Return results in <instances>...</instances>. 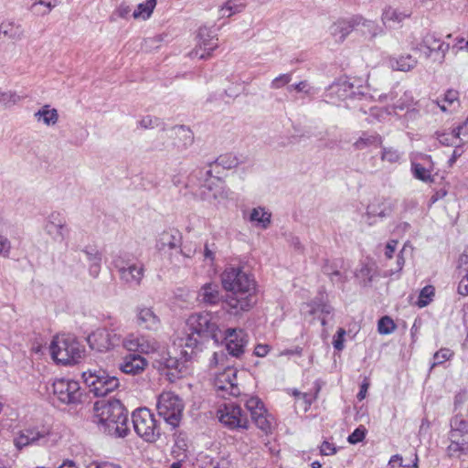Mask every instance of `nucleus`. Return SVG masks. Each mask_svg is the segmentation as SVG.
Listing matches in <instances>:
<instances>
[{
	"label": "nucleus",
	"instance_id": "1",
	"mask_svg": "<svg viewBox=\"0 0 468 468\" xmlns=\"http://www.w3.org/2000/svg\"><path fill=\"white\" fill-rule=\"evenodd\" d=\"M222 287L230 293L222 302V308L231 315L250 311L256 303V282L240 267H227L221 274Z\"/></svg>",
	"mask_w": 468,
	"mask_h": 468
},
{
	"label": "nucleus",
	"instance_id": "2",
	"mask_svg": "<svg viewBox=\"0 0 468 468\" xmlns=\"http://www.w3.org/2000/svg\"><path fill=\"white\" fill-rule=\"evenodd\" d=\"M94 422L110 436L122 438L129 431L128 411L120 400L100 399L93 405Z\"/></svg>",
	"mask_w": 468,
	"mask_h": 468
},
{
	"label": "nucleus",
	"instance_id": "3",
	"mask_svg": "<svg viewBox=\"0 0 468 468\" xmlns=\"http://www.w3.org/2000/svg\"><path fill=\"white\" fill-rule=\"evenodd\" d=\"M188 183L199 186L202 200L219 203L229 197L230 192L224 181L213 175L212 164L195 169L188 177Z\"/></svg>",
	"mask_w": 468,
	"mask_h": 468
},
{
	"label": "nucleus",
	"instance_id": "4",
	"mask_svg": "<svg viewBox=\"0 0 468 468\" xmlns=\"http://www.w3.org/2000/svg\"><path fill=\"white\" fill-rule=\"evenodd\" d=\"M52 358L60 364H76L82 356L83 349L80 344L71 335H58L50 344Z\"/></svg>",
	"mask_w": 468,
	"mask_h": 468
},
{
	"label": "nucleus",
	"instance_id": "5",
	"mask_svg": "<svg viewBox=\"0 0 468 468\" xmlns=\"http://www.w3.org/2000/svg\"><path fill=\"white\" fill-rule=\"evenodd\" d=\"M186 324L188 331L197 334L200 338L213 339L219 343L222 337V329L218 323V317L208 312L191 314Z\"/></svg>",
	"mask_w": 468,
	"mask_h": 468
},
{
	"label": "nucleus",
	"instance_id": "6",
	"mask_svg": "<svg viewBox=\"0 0 468 468\" xmlns=\"http://www.w3.org/2000/svg\"><path fill=\"white\" fill-rule=\"evenodd\" d=\"M112 265L117 270L121 281L129 285H140L145 272L144 264L139 261H133L132 255L120 252L114 256Z\"/></svg>",
	"mask_w": 468,
	"mask_h": 468
},
{
	"label": "nucleus",
	"instance_id": "7",
	"mask_svg": "<svg viewBox=\"0 0 468 468\" xmlns=\"http://www.w3.org/2000/svg\"><path fill=\"white\" fill-rule=\"evenodd\" d=\"M448 438L450 440L447 447L449 456L468 453V420L463 415L456 414L451 419Z\"/></svg>",
	"mask_w": 468,
	"mask_h": 468
},
{
	"label": "nucleus",
	"instance_id": "8",
	"mask_svg": "<svg viewBox=\"0 0 468 468\" xmlns=\"http://www.w3.org/2000/svg\"><path fill=\"white\" fill-rule=\"evenodd\" d=\"M184 407L183 400L174 392L165 391L158 396L156 403L158 415L173 429L179 426Z\"/></svg>",
	"mask_w": 468,
	"mask_h": 468
},
{
	"label": "nucleus",
	"instance_id": "9",
	"mask_svg": "<svg viewBox=\"0 0 468 468\" xmlns=\"http://www.w3.org/2000/svg\"><path fill=\"white\" fill-rule=\"evenodd\" d=\"M82 378L90 393L96 397H104L120 386L119 379L104 370H87Z\"/></svg>",
	"mask_w": 468,
	"mask_h": 468
},
{
	"label": "nucleus",
	"instance_id": "10",
	"mask_svg": "<svg viewBox=\"0 0 468 468\" xmlns=\"http://www.w3.org/2000/svg\"><path fill=\"white\" fill-rule=\"evenodd\" d=\"M135 432L145 441L154 442L160 435V428L157 425L154 414L146 408L135 410L132 415Z\"/></svg>",
	"mask_w": 468,
	"mask_h": 468
},
{
	"label": "nucleus",
	"instance_id": "11",
	"mask_svg": "<svg viewBox=\"0 0 468 468\" xmlns=\"http://www.w3.org/2000/svg\"><path fill=\"white\" fill-rule=\"evenodd\" d=\"M47 390L59 402L71 405L81 401L82 391L80 383L70 378H56Z\"/></svg>",
	"mask_w": 468,
	"mask_h": 468
},
{
	"label": "nucleus",
	"instance_id": "12",
	"mask_svg": "<svg viewBox=\"0 0 468 468\" xmlns=\"http://www.w3.org/2000/svg\"><path fill=\"white\" fill-rule=\"evenodd\" d=\"M217 416L220 423L230 431L248 430L250 427L247 413L233 402L220 406Z\"/></svg>",
	"mask_w": 468,
	"mask_h": 468
},
{
	"label": "nucleus",
	"instance_id": "13",
	"mask_svg": "<svg viewBox=\"0 0 468 468\" xmlns=\"http://www.w3.org/2000/svg\"><path fill=\"white\" fill-rule=\"evenodd\" d=\"M450 45L436 37L433 33L426 34L421 42L418 45V49L426 58H431L434 62L442 63Z\"/></svg>",
	"mask_w": 468,
	"mask_h": 468
},
{
	"label": "nucleus",
	"instance_id": "14",
	"mask_svg": "<svg viewBox=\"0 0 468 468\" xmlns=\"http://www.w3.org/2000/svg\"><path fill=\"white\" fill-rule=\"evenodd\" d=\"M90 347L98 352L108 351L121 343V336L113 330L99 328L87 337Z\"/></svg>",
	"mask_w": 468,
	"mask_h": 468
},
{
	"label": "nucleus",
	"instance_id": "15",
	"mask_svg": "<svg viewBox=\"0 0 468 468\" xmlns=\"http://www.w3.org/2000/svg\"><path fill=\"white\" fill-rule=\"evenodd\" d=\"M219 342H224L229 355L240 357L244 354L248 343V335L242 329L229 328L222 330V337Z\"/></svg>",
	"mask_w": 468,
	"mask_h": 468
},
{
	"label": "nucleus",
	"instance_id": "16",
	"mask_svg": "<svg viewBox=\"0 0 468 468\" xmlns=\"http://www.w3.org/2000/svg\"><path fill=\"white\" fill-rule=\"evenodd\" d=\"M214 387L218 392V396L238 397L240 394V389L237 383V370L227 367L223 372L216 376Z\"/></svg>",
	"mask_w": 468,
	"mask_h": 468
},
{
	"label": "nucleus",
	"instance_id": "17",
	"mask_svg": "<svg viewBox=\"0 0 468 468\" xmlns=\"http://www.w3.org/2000/svg\"><path fill=\"white\" fill-rule=\"evenodd\" d=\"M51 433L48 428H32L21 431L15 438L14 443L17 449H22L28 445H46Z\"/></svg>",
	"mask_w": 468,
	"mask_h": 468
},
{
	"label": "nucleus",
	"instance_id": "18",
	"mask_svg": "<svg viewBox=\"0 0 468 468\" xmlns=\"http://www.w3.org/2000/svg\"><path fill=\"white\" fill-rule=\"evenodd\" d=\"M245 406L255 425L262 431L269 432L271 429V422L262 401L259 398L250 397L246 400Z\"/></svg>",
	"mask_w": 468,
	"mask_h": 468
},
{
	"label": "nucleus",
	"instance_id": "19",
	"mask_svg": "<svg viewBox=\"0 0 468 468\" xmlns=\"http://www.w3.org/2000/svg\"><path fill=\"white\" fill-rule=\"evenodd\" d=\"M122 344L128 351L142 354L155 353L159 348V343L154 338L144 335H129Z\"/></svg>",
	"mask_w": 468,
	"mask_h": 468
},
{
	"label": "nucleus",
	"instance_id": "20",
	"mask_svg": "<svg viewBox=\"0 0 468 468\" xmlns=\"http://www.w3.org/2000/svg\"><path fill=\"white\" fill-rule=\"evenodd\" d=\"M135 324L143 330L157 331L161 327V319L152 307L140 305L135 309Z\"/></svg>",
	"mask_w": 468,
	"mask_h": 468
},
{
	"label": "nucleus",
	"instance_id": "21",
	"mask_svg": "<svg viewBox=\"0 0 468 468\" xmlns=\"http://www.w3.org/2000/svg\"><path fill=\"white\" fill-rule=\"evenodd\" d=\"M198 37V48L193 50L190 55L200 59H207L210 58L212 51L218 48V38L212 36L206 27L199 28Z\"/></svg>",
	"mask_w": 468,
	"mask_h": 468
},
{
	"label": "nucleus",
	"instance_id": "22",
	"mask_svg": "<svg viewBox=\"0 0 468 468\" xmlns=\"http://www.w3.org/2000/svg\"><path fill=\"white\" fill-rule=\"evenodd\" d=\"M393 210L391 202L385 197H375L367 207L366 217L369 225H373L375 218H386Z\"/></svg>",
	"mask_w": 468,
	"mask_h": 468
},
{
	"label": "nucleus",
	"instance_id": "23",
	"mask_svg": "<svg viewBox=\"0 0 468 468\" xmlns=\"http://www.w3.org/2000/svg\"><path fill=\"white\" fill-rule=\"evenodd\" d=\"M168 135L174 139V146L179 151L187 149L194 142L192 131L185 125L173 127L168 131Z\"/></svg>",
	"mask_w": 468,
	"mask_h": 468
},
{
	"label": "nucleus",
	"instance_id": "24",
	"mask_svg": "<svg viewBox=\"0 0 468 468\" xmlns=\"http://www.w3.org/2000/svg\"><path fill=\"white\" fill-rule=\"evenodd\" d=\"M182 244V236L177 229H170L164 230L158 237L155 244L156 250L165 251L180 248Z\"/></svg>",
	"mask_w": 468,
	"mask_h": 468
},
{
	"label": "nucleus",
	"instance_id": "25",
	"mask_svg": "<svg viewBox=\"0 0 468 468\" xmlns=\"http://www.w3.org/2000/svg\"><path fill=\"white\" fill-rule=\"evenodd\" d=\"M146 366L147 361L145 358L140 355L131 354L123 358L122 362L119 365V368L125 374L138 375L144 370Z\"/></svg>",
	"mask_w": 468,
	"mask_h": 468
},
{
	"label": "nucleus",
	"instance_id": "26",
	"mask_svg": "<svg viewBox=\"0 0 468 468\" xmlns=\"http://www.w3.org/2000/svg\"><path fill=\"white\" fill-rule=\"evenodd\" d=\"M409 10H400L391 6L386 7L382 13L381 19L383 24L390 28L398 27L401 23L410 16Z\"/></svg>",
	"mask_w": 468,
	"mask_h": 468
},
{
	"label": "nucleus",
	"instance_id": "27",
	"mask_svg": "<svg viewBox=\"0 0 468 468\" xmlns=\"http://www.w3.org/2000/svg\"><path fill=\"white\" fill-rule=\"evenodd\" d=\"M46 231L52 236L54 239L63 240L65 239L66 221L60 217L59 213H51L46 224Z\"/></svg>",
	"mask_w": 468,
	"mask_h": 468
},
{
	"label": "nucleus",
	"instance_id": "28",
	"mask_svg": "<svg viewBox=\"0 0 468 468\" xmlns=\"http://www.w3.org/2000/svg\"><path fill=\"white\" fill-rule=\"evenodd\" d=\"M205 340V338H200L197 334H193L192 332H189L185 338L181 339V346L186 348L181 353L184 355L186 360L192 359L197 352L201 350Z\"/></svg>",
	"mask_w": 468,
	"mask_h": 468
},
{
	"label": "nucleus",
	"instance_id": "29",
	"mask_svg": "<svg viewBox=\"0 0 468 468\" xmlns=\"http://www.w3.org/2000/svg\"><path fill=\"white\" fill-rule=\"evenodd\" d=\"M356 30L370 37H376L384 34V29L377 22L365 19L360 16H355Z\"/></svg>",
	"mask_w": 468,
	"mask_h": 468
},
{
	"label": "nucleus",
	"instance_id": "30",
	"mask_svg": "<svg viewBox=\"0 0 468 468\" xmlns=\"http://www.w3.org/2000/svg\"><path fill=\"white\" fill-rule=\"evenodd\" d=\"M197 298L200 302L214 305L219 303L221 299L218 285L215 283H205L199 290Z\"/></svg>",
	"mask_w": 468,
	"mask_h": 468
},
{
	"label": "nucleus",
	"instance_id": "31",
	"mask_svg": "<svg viewBox=\"0 0 468 468\" xmlns=\"http://www.w3.org/2000/svg\"><path fill=\"white\" fill-rule=\"evenodd\" d=\"M82 251L86 255V258L88 261L90 262L89 265V273L91 277L97 278L101 271V252L95 248L91 246L85 247Z\"/></svg>",
	"mask_w": 468,
	"mask_h": 468
},
{
	"label": "nucleus",
	"instance_id": "32",
	"mask_svg": "<svg viewBox=\"0 0 468 468\" xmlns=\"http://www.w3.org/2000/svg\"><path fill=\"white\" fill-rule=\"evenodd\" d=\"M353 30H356L355 16L349 20L337 21L331 27V34L337 42L344 41Z\"/></svg>",
	"mask_w": 468,
	"mask_h": 468
},
{
	"label": "nucleus",
	"instance_id": "33",
	"mask_svg": "<svg viewBox=\"0 0 468 468\" xmlns=\"http://www.w3.org/2000/svg\"><path fill=\"white\" fill-rule=\"evenodd\" d=\"M158 358H155V363L158 364V367L160 369H169L174 370L175 372L167 373L171 374L173 377H177L176 374L180 373L184 365L180 362L176 357H173L169 355V353L163 352L158 354Z\"/></svg>",
	"mask_w": 468,
	"mask_h": 468
},
{
	"label": "nucleus",
	"instance_id": "34",
	"mask_svg": "<svg viewBox=\"0 0 468 468\" xmlns=\"http://www.w3.org/2000/svg\"><path fill=\"white\" fill-rule=\"evenodd\" d=\"M2 35L9 39L17 41L24 37V29L21 25L14 21L5 20L0 24V37Z\"/></svg>",
	"mask_w": 468,
	"mask_h": 468
},
{
	"label": "nucleus",
	"instance_id": "35",
	"mask_svg": "<svg viewBox=\"0 0 468 468\" xmlns=\"http://www.w3.org/2000/svg\"><path fill=\"white\" fill-rule=\"evenodd\" d=\"M382 143V137L378 133L363 132L353 146L356 150H363L370 146H381Z\"/></svg>",
	"mask_w": 468,
	"mask_h": 468
},
{
	"label": "nucleus",
	"instance_id": "36",
	"mask_svg": "<svg viewBox=\"0 0 468 468\" xmlns=\"http://www.w3.org/2000/svg\"><path fill=\"white\" fill-rule=\"evenodd\" d=\"M34 117L38 122H43L47 126H53L58 121V112L55 108L46 104L35 112Z\"/></svg>",
	"mask_w": 468,
	"mask_h": 468
},
{
	"label": "nucleus",
	"instance_id": "37",
	"mask_svg": "<svg viewBox=\"0 0 468 468\" xmlns=\"http://www.w3.org/2000/svg\"><path fill=\"white\" fill-rule=\"evenodd\" d=\"M388 62L393 69L400 71H409L417 65V59L410 54L399 58H390Z\"/></svg>",
	"mask_w": 468,
	"mask_h": 468
},
{
	"label": "nucleus",
	"instance_id": "38",
	"mask_svg": "<svg viewBox=\"0 0 468 468\" xmlns=\"http://www.w3.org/2000/svg\"><path fill=\"white\" fill-rule=\"evenodd\" d=\"M271 214L265 210L262 207H255L251 210L250 220L256 226L267 229L271 224Z\"/></svg>",
	"mask_w": 468,
	"mask_h": 468
},
{
	"label": "nucleus",
	"instance_id": "39",
	"mask_svg": "<svg viewBox=\"0 0 468 468\" xmlns=\"http://www.w3.org/2000/svg\"><path fill=\"white\" fill-rule=\"evenodd\" d=\"M331 90L342 100L351 98L355 94L354 86L347 80H339L333 83L331 85Z\"/></svg>",
	"mask_w": 468,
	"mask_h": 468
},
{
	"label": "nucleus",
	"instance_id": "40",
	"mask_svg": "<svg viewBox=\"0 0 468 468\" xmlns=\"http://www.w3.org/2000/svg\"><path fill=\"white\" fill-rule=\"evenodd\" d=\"M309 307L308 313L311 315H314L316 314H321L322 316H329L333 315V307L323 302V299L315 298L311 303L306 304Z\"/></svg>",
	"mask_w": 468,
	"mask_h": 468
},
{
	"label": "nucleus",
	"instance_id": "41",
	"mask_svg": "<svg viewBox=\"0 0 468 468\" xmlns=\"http://www.w3.org/2000/svg\"><path fill=\"white\" fill-rule=\"evenodd\" d=\"M156 5V0H147L137 5V8L133 13L134 19L147 20L152 16L154 9Z\"/></svg>",
	"mask_w": 468,
	"mask_h": 468
},
{
	"label": "nucleus",
	"instance_id": "42",
	"mask_svg": "<svg viewBox=\"0 0 468 468\" xmlns=\"http://www.w3.org/2000/svg\"><path fill=\"white\" fill-rule=\"evenodd\" d=\"M245 5L241 0H228L219 9L221 17H229L243 10Z\"/></svg>",
	"mask_w": 468,
	"mask_h": 468
},
{
	"label": "nucleus",
	"instance_id": "43",
	"mask_svg": "<svg viewBox=\"0 0 468 468\" xmlns=\"http://www.w3.org/2000/svg\"><path fill=\"white\" fill-rule=\"evenodd\" d=\"M211 164H212V167L214 165H216V166H221L224 169H231V168L236 167L239 164V161L235 154L228 153V154L219 155L215 160V162H213Z\"/></svg>",
	"mask_w": 468,
	"mask_h": 468
},
{
	"label": "nucleus",
	"instance_id": "44",
	"mask_svg": "<svg viewBox=\"0 0 468 468\" xmlns=\"http://www.w3.org/2000/svg\"><path fill=\"white\" fill-rule=\"evenodd\" d=\"M411 171L415 178L421 180L423 182L431 181V170L426 168L423 165L412 162Z\"/></svg>",
	"mask_w": 468,
	"mask_h": 468
},
{
	"label": "nucleus",
	"instance_id": "45",
	"mask_svg": "<svg viewBox=\"0 0 468 468\" xmlns=\"http://www.w3.org/2000/svg\"><path fill=\"white\" fill-rule=\"evenodd\" d=\"M56 5H58V2H44L39 0L31 5L30 10L37 15L45 16L48 15Z\"/></svg>",
	"mask_w": 468,
	"mask_h": 468
},
{
	"label": "nucleus",
	"instance_id": "46",
	"mask_svg": "<svg viewBox=\"0 0 468 468\" xmlns=\"http://www.w3.org/2000/svg\"><path fill=\"white\" fill-rule=\"evenodd\" d=\"M453 355H454L453 351L451 350L450 348H446V347L441 348L440 350L435 352L433 355V362L431 365V369H432L433 367H435L439 365L443 364L445 361L452 359Z\"/></svg>",
	"mask_w": 468,
	"mask_h": 468
},
{
	"label": "nucleus",
	"instance_id": "47",
	"mask_svg": "<svg viewBox=\"0 0 468 468\" xmlns=\"http://www.w3.org/2000/svg\"><path fill=\"white\" fill-rule=\"evenodd\" d=\"M342 261L340 260H324L322 266V271L326 275L339 276V270L341 269Z\"/></svg>",
	"mask_w": 468,
	"mask_h": 468
},
{
	"label": "nucleus",
	"instance_id": "48",
	"mask_svg": "<svg viewBox=\"0 0 468 468\" xmlns=\"http://www.w3.org/2000/svg\"><path fill=\"white\" fill-rule=\"evenodd\" d=\"M396 329L394 321L389 316H383L378 320V331L380 335H389Z\"/></svg>",
	"mask_w": 468,
	"mask_h": 468
},
{
	"label": "nucleus",
	"instance_id": "49",
	"mask_svg": "<svg viewBox=\"0 0 468 468\" xmlns=\"http://www.w3.org/2000/svg\"><path fill=\"white\" fill-rule=\"evenodd\" d=\"M434 287L431 285H427L423 287L420 292L419 300H418V306L419 307H425L427 306L431 301L432 297L434 296Z\"/></svg>",
	"mask_w": 468,
	"mask_h": 468
},
{
	"label": "nucleus",
	"instance_id": "50",
	"mask_svg": "<svg viewBox=\"0 0 468 468\" xmlns=\"http://www.w3.org/2000/svg\"><path fill=\"white\" fill-rule=\"evenodd\" d=\"M292 73H285V74L279 75L278 77H276L275 79H273L271 80V82L270 84L271 89L278 90V89H281V88L286 86L292 80Z\"/></svg>",
	"mask_w": 468,
	"mask_h": 468
},
{
	"label": "nucleus",
	"instance_id": "51",
	"mask_svg": "<svg viewBox=\"0 0 468 468\" xmlns=\"http://www.w3.org/2000/svg\"><path fill=\"white\" fill-rule=\"evenodd\" d=\"M381 159L388 163H397L400 159V154L397 149L392 147H384Z\"/></svg>",
	"mask_w": 468,
	"mask_h": 468
},
{
	"label": "nucleus",
	"instance_id": "52",
	"mask_svg": "<svg viewBox=\"0 0 468 468\" xmlns=\"http://www.w3.org/2000/svg\"><path fill=\"white\" fill-rule=\"evenodd\" d=\"M366 433V428L360 425L348 436L347 441L351 444H356L365 439Z\"/></svg>",
	"mask_w": 468,
	"mask_h": 468
},
{
	"label": "nucleus",
	"instance_id": "53",
	"mask_svg": "<svg viewBox=\"0 0 468 468\" xmlns=\"http://www.w3.org/2000/svg\"><path fill=\"white\" fill-rule=\"evenodd\" d=\"M413 102V97L410 91H405L403 96L394 103V108L404 110Z\"/></svg>",
	"mask_w": 468,
	"mask_h": 468
},
{
	"label": "nucleus",
	"instance_id": "54",
	"mask_svg": "<svg viewBox=\"0 0 468 468\" xmlns=\"http://www.w3.org/2000/svg\"><path fill=\"white\" fill-rule=\"evenodd\" d=\"M159 119L155 117H152L150 115L143 117L138 122V126L143 129H154L158 126Z\"/></svg>",
	"mask_w": 468,
	"mask_h": 468
},
{
	"label": "nucleus",
	"instance_id": "55",
	"mask_svg": "<svg viewBox=\"0 0 468 468\" xmlns=\"http://www.w3.org/2000/svg\"><path fill=\"white\" fill-rule=\"evenodd\" d=\"M355 275L357 278H364L365 284L370 282L371 277L373 276L371 268L367 264L362 265L361 268L356 271Z\"/></svg>",
	"mask_w": 468,
	"mask_h": 468
},
{
	"label": "nucleus",
	"instance_id": "56",
	"mask_svg": "<svg viewBox=\"0 0 468 468\" xmlns=\"http://www.w3.org/2000/svg\"><path fill=\"white\" fill-rule=\"evenodd\" d=\"M18 96L12 91H2L0 90V105H7L9 103H16Z\"/></svg>",
	"mask_w": 468,
	"mask_h": 468
},
{
	"label": "nucleus",
	"instance_id": "57",
	"mask_svg": "<svg viewBox=\"0 0 468 468\" xmlns=\"http://www.w3.org/2000/svg\"><path fill=\"white\" fill-rule=\"evenodd\" d=\"M345 335H346V330L343 328H339L336 332V335L334 336L333 346L338 351H341L344 349Z\"/></svg>",
	"mask_w": 468,
	"mask_h": 468
},
{
	"label": "nucleus",
	"instance_id": "58",
	"mask_svg": "<svg viewBox=\"0 0 468 468\" xmlns=\"http://www.w3.org/2000/svg\"><path fill=\"white\" fill-rule=\"evenodd\" d=\"M10 240L6 237L0 235V255L3 256L4 258H8L10 255Z\"/></svg>",
	"mask_w": 468,
	"mask_h": 468
},
{
	"label": "nucleus",
	"instance_id": "59",
	"mask_svg": "<svg viewBox=\"0 0 468 468\" xmlns=\"http://www.w3.org/2000/svg\"><path fill=\"white\" fill-rule=\"evenodd\" d=\"M336 452H337V450H336V447L335 446V444H333L327 441H324L320 446V453L322 455L331 456V455H334L335 453H336Z\"/></svg>",
	"mask_w": 468,
	"mask_h": 468
},
{
	"label": "nucleus",
	"instance_id": "60",
	"mask_svg": "<svg viewBox=\"0 0 468 468\" xmlns=\"http://www.w3.org/2000/svg\"><path fill=\"white\" fill-rule=\"evenodd\" d=\"M131 13V7L125 4H120L113 12L114 16H117L120 18H128Z\"/></svg>",
	"mask_w": 468,
	"mask_h": 468
},
{
	"label": "nucleus",
	"instance_id": "61",
	"mask_svg": "<svg viewBox=\"0 0 468 468\" xmlns=\"http://www.w3.org/2000/svg\"><path fill=\"white\" fill-rule=\"evenodd\" d=\"M437 138L440 144L445 146L452 145L454 143V135L448 133H437Z\"/></svg>",
	"mask_w": 468,
	"mask_h": 468
},
{
	"label": "nucleus",
	"instance_id": "62",
	"mask_svg": "<svg viewBox=\"0 0 468 468\" xmlns=\"http://www.w3.org/2000/svg\"><path fill=\"white\" fill-rule=\"evenodd\" d=\"M231 462L228 457H221L218 461L212 460L210 462L211 468H230Z\"/></svg>",
	"mask_w": 468,
	"mask_h": 468
},
{
	"label": "nucleus",
	"instance_id": "63",
	"mask_svg": "<svg viewBox=\"0 0 468 468\" xmlns=\"http://www.w3.org/2000/svg\"><path fill=\"white\" fill-rule=\"evenodd\" d=\"M398 241L396 239H390L385 246V257L388 260L393 258V254L396 250Z\"/></svg>",
	"mask_w": 468,
	"mask_h": 468
},
{
	"label": "nucleus",
	"instance_id": "64",
	"mask_svg": "<svg viewBox=\"0 0 468 468\" xmlns=\"http://www.w3.org/2000/svg\"><path fill=\"white\" fill-rule=\"evenodd\" d=\"M458 293L463 296L468 295V273H466L459 282Z\"/></svg>",
	"mask_w": 468,
	"mask_h": 468
}]
</instances>
